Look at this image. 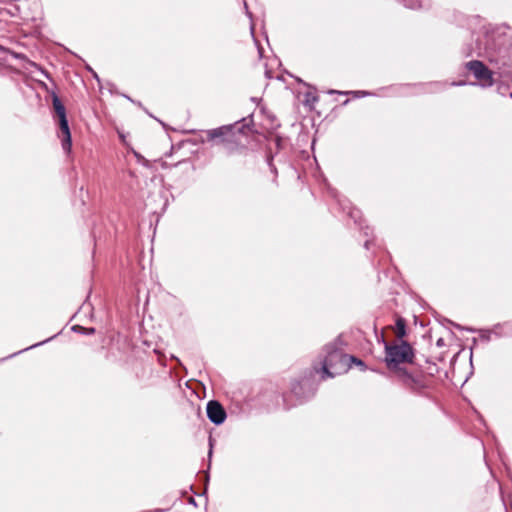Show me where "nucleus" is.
Here are the masks:
<instances>
[{
	"mask_svg": "<svg viewBox=\"0 0 512 512\" xmlns=\"http://www.w3.org/2000/svg\"><path fill=\"white\" fill-rule=\"evenodd\" d=\"M321 359L322 378H333L336 375L346 373L349 368V355L343 353L339 348L337 340L327 344L323 349Z\"/></svg>",
	"mask_w": 512,
	"mask_h": 512,
	"instance_id": "1",
	"label": "nucleus"
},
{
	"mask_svg": "<svg viewBox=\"0 0 512 512\" xmlns=\"http://www.w3.org/2000/svg\"><path fill=\"white\" fill-rule=\"evenodd\" d=\"M385 347L384 361L390 370L398 372L399 365L402 363H413L414 350L412 346L402 340L400 343L390 344L383 339Z\"/></svg>",
	"mask_w": 512,
	"mask_h": 512,
	"instance_id": "2",
	"label": "nucleus"
},
{
	"mask_svg": "<svg viewBox=\"0 0 512 512\" xmlns=\"http://www.w3.org/2000/svg\"><path fill=\"white\" fill-rule=\"evenodd\" d=\"M252 119L249 121L247 118H242L233 124L223 125L214 129L206 130L207 141H213L216 144L233 143L236 139V132L244 134L245 130L249 128Z\"/></svg>",
	"mask_w": 512,
	"mask_h": 512,
	"instance_id": "3",
	"label": "nucleus"
},
{
	"mask_svg": "<svg viewBox=\"0 0 512 512\" xmlns=\"http://www.w3.org/2000/svg\"><path fill=\"white\" fill-rule=\"evenodd\" d=\"M51 97L53 108L58 118V124L60 128L59 137L61 138L62 149L65 153H70L72 147V139L66 116V108L56 92H52Z\"/></svg>",
	"mask_w": 512,
	"mask_h": 512,
	"instance_id": "4",
	"label": "nucleus"
},
{
	"mask_svg": "<svg viewBox=\"0 0 512 512\" xmlns=\"http://www.w3.org/2000/svg\"><path fill=\"white\" fill-rule=\"evenodd\" d=\"M397 377L407 390L416 395H422L429 387L428 379L423 374L414 375L406 369H398Z\"/></svg>",
	"mask_w": 512,
	"mask_h": 512,
	"instance_id": "5",
	"label": "nucleus"
},
{
	"mask_svg": "<svg viewBox=\"0 0 512 512\" xmlns=\"http://www.w3.org/2000/svg\"><path fill=\"white\" fill-rule=\"evenodd\" d=\"M465 66L479 81L481 87L486 88L493 85V73L482 61L472 60Z\"/></svg>",
	"mask_w": 512,
	"mask_h": 512,
	"instance_id": "6",
	"label": "nucleus"
},
{
	"mask_svg": "<svg viewBox=\"0 0 512 512\" xmlns=\"http://www.w3.org/2000/svg\"><path fill=\"white\" fill-rule=\"evenodd\" d=\"M206 413L210 422L215 425L223 424L227 417L224 407L216 400L207 403Z\"/></svg>",
	"mask_w": 512,
	"mask_h": 512,
	"instance_id": "7",
	"label": "nucleus"
},
{
	"mask_svg": "<svg viewBox=\"0 0 512 512\" xmlns=\"http://www.w3.org/2000/svg\"><path fill=\"white\" fill-rule=\"evenodd\" d=\"M329 193L338 202L342 210L347 211L348 215L354 219L355 223H358L360 211L351 207L350 202L345 198H341L335 189H329Z\"/></svg>",
	"mask_w": 512,
	"mask_h": 512,
	"instance_id": "8",
	"label": "nucleus"
},
{
	"mask_svg": "<svg viewBox=\"0 0 512 512\" xmlns=\"http://www.w3.org/2000/svg\"><path fill=\"white\" fill-rule=\"evenodd\" d=\"M306 385L304 381H295L291 385V394L294 395L299 403H302L310 398L312 393L305 395L303 389Z\"/></svg>",
	"mask_w": 512,
	"mask_h": 512,
	"instance_id": "9",
	"label": "nucleus"
},
{
	"mask_svg": "<svg viewBox=\"0 0 512 512\" xmlns=\"http://www.w3.org/2000/svg\"><path fill=\"white\" fill-rule=\"evenodd\" d=\"M406 335V321L404 318L399 317L396 320V337L402 341Z\"/></svg>",
	"mask_w": 512,
	"mask_h": 512,
	"instance_id": "10",
	"label": "nucleus"
},
{
	"mask_svg": "<svg viewBox=\"0 0 512 512\" xmlns=\"http://www.w3.org/2000/svg\"><path fill=\"white\" fill-rule=\"evenodd\" d=\"M319 98L314 92H307L305 94L304 104L310 108H313L314 105L318 102Z\"/></svg>",
	"mask_w": 512,
	"mask_h": 512,
	"instance_id": "11",
	"label": "nucleus"
},
{
	"mask_svg": "<svg viewBox=\"0 0 512 512\" xmlns=\"http://www.w3.org/2000/svg\"><path fill=\"white\" fill-rule=\"evenodd\" d=\"M71 329L73 332L80 333L83 335H92L95 333V328H93V327L87 328V327H83L81 325H74Z\"/></svg>",
	"mask_w": 512,
	"mask_h": 512,
	"instance_id": "12",
	"label": "nucleus"
},
{
	"mask_svg": "<svg viewBox=\"0 0 512 512\" xmlns=\"http://www.w3.org/2000/svg\"><path fill=\"white\" fill-rule=\"evenodd\" d=\"M56 336H57V334L53 335L52 337H50V338H48V339H46V340H43V341H41V342H38V343H36V344H33V345H31V346H29V347L25 348V349H22V350H20L19 352H15V353H13L12 355H10L9 357H13V356H15V355H17V354H19V353H21V352H23V351H27V350H29V349H32V348L38 347V346H40V345H43V344H45V343L49 342L50 340L54 339Z\"/></svg>",
	"mask_w": 512,
	"mask_h": 512,
	"instance_id": "13",
	"label": "nucleus"
},
{
	"mask_svg": "<svg viewBox=\"0 0 512 512\" xmlns=\"http://www.w3.org/2000/svg\"><path fill=\"white\" fill-rule=\"evenodd\" d=\"M404 3V6L410 9L420 8L421 3L420 0H401Z\"/></svg>",
	"mask_w": 512,
	"mask_h": 512,
	"instance_id": "14",
	"label": "nucleus"
},
{
	"mask_svg": "<svg viewBox=\"0 0 512 512\" xmlns=\"http://www.w3.org/2000/svg\"><path fill=\"white\" fill-rule=\"evenodd\" d=\"M351 363H355L357 366H359L361 368V370H365L366 369L365 363L362 360H360V359H358V358H356L354 356H350L349 357V365L350 366H351Z\"/></svg>",
	"mask_w": 512,
	"mask_h": 512,
	"instance_id": "15",
	"label": "nucleus"
},
{
	"mask_svg": "<svg viewBox=\"0 0 512 512\" xmlns=\"http://www.w3.org/2000/svg\"><path fill=\"white\" fill-rule=\"evenodd\" d=\"M358 224L360 226V229L363 231L364 235L368 237L371 229L368 226L363 227L360 222Z\"/></svg>",
	"mask_w": 512,
	"mask_h": 512,
	"instance_id": "16",
	"label": "nucleus"
},
{
	"mask_svg": "<svg viewBox=\"0 0 512 512\" xmlns=\"http://www.w3.org/2000/svg\"><path fill=\"white\" fill-rule=\"evenodd\" d=\"M209 446H210V448H209V452H208V457H209V459H211L212 452H213V440L211 437H209Z\"/></svg>",
	"mask_w": 512,
	"mask_h": 512,
	"instance_id": "17",
	"label": "nucleus"
},
{
	"mask_svg": "<svg viewBox=\"0 0 512 512\" xmlns=\"http://www.w3.org/2000/svg\"><path fill=\"white\" fill-rule=\"evenodd\" d=\"M268 165H269V167H270L271 171H272L273 173H275V174H276V173H277V170H276V167H275V166L273 165V163H272V157H271V158H268Z\"/></svg>",
	"mask_w": 512,
	"mask_h": 512,
	"instance_id": "18",
	"label": "nucleus"
},
{
	"mask_svg": "<svg viewBox=\"0 0 512 512\" xmlns=\"http://www.w3.org/2000/svg\"><path fill=\"white\" fill-rule=\"evenodd\" d=\"M492 334V331H485L481 337L484 338L485 340L489 341L490 340V336Z\"/></svg>",
	"mask_w": 512,
	"mask_h": 512,
	"instance_id": "19",
	"label": "nucleus"
},
{
	"mask_svg": "<svg viewBox=\"0 0 512 512\" xmlns=\"http://www.w3.org/2000/svg\"><path fill=\"white\" fill-rule=\"evenodd\" d=\"M357 97H362V96H366L368 95L369 93L366 92V91H355L353 92Z\"/></svg>",
	"mask_w": 512,
	"mask_h": 512,
	"instance_id": "20",
	"label": "nucleus"
},
{
	"mask_svg": "<svg viewBox=\"0 0 512 512\" xmlns=\"http://www.w3.org/2000/svg\"><path fill=\"white\" fill-rule=\"evenodd\" d=\"M281 142H282V139H281L280 137H278V136H277V137H275V139H274V143H275V145H276V147H277L278 149H279V148H280V146H281Z\"/></svg>",
	"mask_w": 512,
	"mask_h": 512,
	"instance_id": "21",
	"label": "nucleus"
},
{
	"mask_svg": "<svg viewBox=\"0 0 512 512\" xmlns=\"http://www.w3.org/2000/svg\"><path fill=\"white\" fill-rule=\"evenodd\" d=\"M373 241L371 239H366L365 242H364V247L366 249H369L370 246L372 245Z\"/></svg>",
	"mask_w": 512,
	"mask_h": 512,
	"instance_id": "22",
	"label": "nucleus"
},
{
	"mask_svg": "<svg viewBox=\"0 0 512 512\" xmlns=\"http://www.w3.org/2000/svg\"><path fill=\"white\" fill-rule=\"evenodd\" d=\"M465 84H466V83H465V82H463V81H460V82H453V83H452V85H453V86H463V85H465Z\"/></svg>",
	"mask_w": 512,
	"mask_h": 512,
	"instance_id": "23",
	"label": "nucleus"
},
{
	"mask_svg": "<svg viewBox=\"0 0 512 512\" xmlns=\"http://www.w3.org/2000/svg\"><path fill=\"white\" fill-rule=\"evenodd\" d=\"M244 6H245V9H246V14H247V16H248L249 18H251V17H252V14L248 11V7H247L246 2L244 3Z\"/></svg>",
	"mask_w": 512,
	"mask_h": 512,
	"instance_id": "24",
	"label": "nucleus"
},
{
	"mask_svg": "<svg viewBox=\"0 0 512 512\" xmlns=\"http://www.w3.org/2000/svg\"><path fill=\"white\" fill-rule=\"evenodd\" d=\"M89 71H91V72H92V74H93V77H94L97 81H99V77H98V75L96 74V72H94L91 68H89Z\"/></svg>",
	"mask_w": 512,
	"mask_h": 512,
	"instance_id": "25",
	"label": "nucleus"
},
{
	"mask_svg": "<svg viewBox=\"0 0 512 512\" xmlns=\"http://www.w3.org/2000/svg\"><path fill=\"white\" fill-rule=\"evenodd\" d=\"M41 73H42L46 78H49V74H48V72H46L45 70H41Z\"/></svg>",
	"mask_w": 512,
	"mask_h": 512,
	"instance_id": "26",
	"label": "nucleus"
},
{
	"mask_svg": "<svg viewBox=\"0 0 512 512\" xmlns=\"http://www.w3.org/2000/svg\"><path fill=\"white\" fill-rule=\"evenodd\" d=\"M190 503L194 505L196 504L194 498H190Z\"/></svg>",
	"mask_w": 512,
	"mask_h": 512,
	"instance_id": "27",
	"label": "nucleus"
},
{
	"mask_svg": "<svg viewBox=\"0 0 512 512\" xmlns=\"http://www.w3.org/2000/svg\"><path fill=\"white\" fill-rule=\"evenodd\" d=\"M287 397H288L287 395H284V397H283L284 402H286Z\"/></svg>",
	"mask_w": 512,
	"mask_h": 512,
	"instance_id": "28",
	"label": "nucleus"
},
{
	"mask_svg": "<svg viewBox=\"0 0 512 512\" xmlns=\"http://www.w3.org/2000/svg\"><path fill=\"white\" fill-rule=\"evenodd\" d=\"M286 408L289 409L292 405L285 404Z\"/></svg>",
	"mask_w": 512,
	"mask_h": 512,
	"instance_id": "29",
	"label": "nucleus"
},
{
	"mask_svg": "<svg viewBox=\"0 0 512 512\" xmlns=\"http://www.w3.org/2000/svg\"><path fill=\"white\" fill-rule=\"evenodd\" d=\"M253 31H254V27H253V26H251V33H252V34H253Z\"/></svg>",
	"mask_w": 512,
	"mask_h": 512,
	"instance_id": "30",
	"label": "nucleus"
},
{
	"mask_svg": "<svg viewBox=\"0 0 512 512\" xmlns=\"http://www.w3.org/2000/svg\"><path fill=\"white\" fill-rule=\"evenodd\" d=\"M2 49H3V47L0 45V50H2Z\"/></svg>",
	"mask_w": 512,
	"mask_h": 512,
	"instance_id": "31",
	"label": "nucleus"
},
{
	"mask_svg": "<svg viewBox=\"0 0 512 512\" xmlns=\"http://www.w3.org/2000/svg\"><path fill=\"white\" fill-rule=\"evenodd\" d=\"M510 97L512 98V93H510Z\"/></svg>",
	"mask_w": 512,
	"mask_h": 512,
	"instance_id": "32",
	"label": "nucleus"
}]
</instances>
